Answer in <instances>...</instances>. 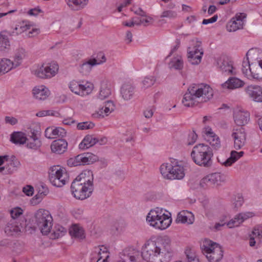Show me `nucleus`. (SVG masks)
Masks as SVG:
<instances>
[{
	"label": "nucleus",
	"instance_id": "1",
	"mask_svg": "<svg viewBox=\"0 0 262 262\" xmlns=\"http://www.w3.org/2000/svg\"><path fill=\"white\" fill-rule=\"evenodd\" d=\"M141 250V256L147 262H169L173 254L171 239L167 235L146 241Z\"/></svg>",
	"mask_w": 262,
	"mask_h": 262
},
{
	"label": "nucleus",
	"instance_id": "2",
	"mask_svg": "<svg viewBox=\"0 0 262 262\" xmlns=\"http://www.w3.org/2000/svg\"><path fill=\"white\" fill-rule=\"evenodd\" d=\"M213 95V90L208 84H193L184 95L182 103L186 106H193L199 103L207 102Z\"/></svg>",
	"mask_w": 262,
	"mask_h": 262
},
{
	"label": "nucleus",
	"instance_id": "3",
	"mask_svg": "<svg viewBox=\"0 0 262 262\" xmlns=\"http://www.w3.org/2000/svg\"><path fill=\"white\" fill-rule=\"evenodd\" d=\"M146 221L150 226L161 230L168 228L172 223L171 214L159 207L150 210L146 216Z\"/></svg>",
	"mask_w": 262,
	"mask_h": 262
},
{
	"label": "nucleus",
	"instance_id": "4",
	"mask_svg": "<svg viewBox=\"0 0 262 262\" xmlns=\"http://www.w3.org/2000/svg\"><path fill=\"white\" fill-rule=\"evenodd\" d=\"M212 155L210 147L205 144L195 145L190 155L195 164L205 167H208L211 165Z\"/></svg>",
	"mask_w": 262,
	"mask_h": 262
},
{
	"label": "nucleus",
	"instance_id": "5",
	"mask_svg": "<svg viewBox=\"0 0 262 262\" xmlns=\"http://www.w3.org/2000/svg\"><path fill=\"white\" fill-rule=\"evenodd\" d=\"M59 66L57 62H43L34 65L31 70L32 74L40 79H49L58 73Z\"/></svg>",
	"mask_w": 262,
	"mask_h": 262
},
{
	"label": "nucleus",
	"instance_id": "6",
	"mask_svg": "<svg viewBox=\"0 0 262 262\" xmlns=\"http://www.w3.org/2000/svg\"><path fill=\"white\" fill-rule=\"evenodd\" d=\"M163 177L167 180H181L185 176V168L180 162H172L171 164L163 163L160 167Z\"/></svg>",
	"mask_w": 262,
	"mask_h": 262
},
{
	"label": "nucleus",
	"instance_id": "7",
	"mask_svg": "<svg viewBox=\"0 0 262 262\" xmlns=\"http://www.w3.org/2000/svg\"><path fill=\"white\" fill-rule=\"evenodd\" d=\"M33 222L36 227L45 235L48 234L52 226V217L50 212L45 209H40L34 215Z\"/></svg>",
	"mask_w": 262,
	"mask_h": 262
},
{
	"label": "nucleus",
	"instance_id": "8",
	"mask_svg": "<svg viewBox=\"0 0 262 262\" xmlns=\"http://www.w3.org/2000/svg\"><path fill=\"white\" fill-rule=\"evenodd\" d=\"M68 174L65 168L58 165L51 168L49 180L53 186L57 187L63 186L68 180Z\"/></svg>",
	"mask_w": 262,
	"mask_h": 262
},
{
	"label": "nucleus",
	"instance_id": "9",
	"mask_svg": "<svg viewBox=\"0 0 262 262\" xmlns=\"http://www.w3.org/2000/svg\"><path fill=\"white\" fill-rule=\"evenodd\" d=\"M187 54L189 62L193 64H199L203 54L201 41L198 39L191 40V44L187 48Z\"/></svg>",
	"mask_w": 262,
	"mask_h": 262
},
{
	"label": "nucleus",
	"instance_id": "10",
	"mask_svg": "<svg viewBox=\"0 0 262 262\" xmlns=\"http://www.w3.org/2000/svg\"><path fill=\"white\" fill-rule=\"evenodd\" d=\"M71 189L74 197L81 200L90 197L94 189L91 186L83 185L78 181H74L72 182Z\"/></svg>",
	"mask_w": 262,
	"mask_h": 262
},
{
	"label": "nucleus",
	"instance_id": "11",
	"mask_svg": "<svg viewBox=\"0 0 262 262\" xmlns=\"http://www.w3.org/2000/svg\"><path fill=\"white\" fill-rule=\"evenodd\" d=\"M70 90L75 94L83 97L90 94L93 89V84L88 81H71L69 84Z\"/></svg>",
	"mask_w": 262,
	"mask_h": 262
},
{
	"label": "nucleus",
	"instance_id": "12",
	"mask_svg": "<svg viewBox=\"0 0 262 262\" xmlns=\"http://www.w3.org/2000/svg\"><path fill=\"white\" fill-rule=\"evenodd\" d=\"M225 181V177L220 172L209 174L203 178L200 181V185L203 188L214 187Z\"/></svg>",
	"mask_w": 262,
	"mask_h": 262
},
{
	"label": "nucleus",
	"instance_id": "13",
	"mask_svg": "<svg viewBox=\"0 0 262 262\" xmlns=\"http://www.w3.org/2000/svg\"><path fill=\"white\" fill-rule=\"evenodd\" d=\"M247 15L244 13H238L232 17L227 25L229 32H234L243 28Z\"/></svg>",
	"mask_w": 262,
	"mask_h": 262
},
{
	"label": "nucleus",
	"instance_id": "14",
	"mask_svg": "<svg viewBox=\"0 0 262 262\" xmlns=\"http://www.w3.org/2000/svg\"><path fill=\"white\" fill-rule=\"evenodd\" d=\"M231 137L234 141V147L238 150L242 148L245 144L246 134L244 128H233Z\"/></svg>",
	"mask_w": 262,
	"mask_h": 262
},
{
	"label": "nucleus",
	"instance_id": "15",
	"mask_svg": "<svg viewBox=\"0 0 262 262\" xmlns=\"http://www.w3.org/2000/svg\"><path fill=\"white\" fill-rule=\"evenodd\" d=\"M217 66L220 71L227 75H236L237 71L234 66L233 62L228 58L222 57L217 61Z\"/></svg>",
	"mask_w": 262,
	"mask_h": 262
},
{
	"label": "nucleus",
	"instance_id": "16",
	"mask_svg": "<svg viewBox=\"0 0 262 262\" xmlns=\"http://www.w3.org/2000/svg\"><path fill=\"white\" fill-rule=\"evenodd\" d=\"M203 134L206 141L210 144L214 150H217L221 148L220 139L210 127H205L203 130Z\"/></svg>",
	"mask_w": 262,
	"mask_h": 262
},
{
	"label": "nucleus",
	"instance_id": "17",
	"mask_svg": "<svg viewBox=\"0 0 262 262\" xmlns=\"http://www.w3.org/2000/svg\"><path fill=\"white\" fill-rule=\"evenodd\" d=\"M51 92L46 85L41 84L36 85L32 90L33 97L38 101H44L50 95Z\"/></svg>",
	"mask_w": 262,
	"mask_h": 262
},
{
	"label": "nucleus",
	"instance_id": "18",
	"mask_svg": "<svg viewBox=\"0 0 262 262\" xmlns=\"http://www.w3.org/2000/svg\"><path fill=\"white\" fill-rule=\"evenodd\" d=\"M110 252L107 248L104 246H100L97 251L93 254L91 261L96 262H109Z\"/></svg>",
	"mask_w": 262,
	"mask_h": 262
},
{
	"label": "nucleus",
	"instance_id": "19",
	"mask_svg": "<svg viewBox=\"0 0 262 262\" xmlns=\"http://www.w3.org/2000/svg\"><path fill=\"white\" fill-rule=\"evenodd\" d=\"M233 118L235 123L242 126L248 123L250 120V114L246 111L236 110L234 112Z\"/></svg>",
	"mask_w": 262,
	"mask_h": 262
},
{
	"label": "nucleus",
	"instance_id": "20",
	"mask_svg": "<svg viewBox=\"0 0 262 262\" xmlns=\"http://www.w3.org/2000/svg\"><path fill=\"white\" fill-rule=\"evenodd\" d=\"M245 82L242 80L232 77L229 78L226 82L221 84L223 90H232L242 88L245 85Z\"/></svg>",
	"mask_w": 262,
	"mask_h": 262
},
{
	"label": "nucleus",
	"instance_id": "21",
	"mask_svg": "<svg viewBox=\"0 0 262 262\" xmlns=\"http://www.w3.org/2000/svg\"><path fill=\"white\" fill-rule=\"evenodd\" d=\"M245 91L253 101L262 102V88L258 85H250L246 88Z\"/></svg>",
	"mask_w": 262,
	"mask_h": 262
},
{
	"label": "nucleus",
	"instance_id": "22",
	"mask_svg": "<svg viewBox=\"0 0 262 262\" xmlns=\"http://www.w3.org/2000/svg\"><path fill=\"white\" fill-rule=\"evenodd\" d=\"M93 173L90 170H83L74 181H78L79 183L86 186L93 187Z\"/></svg>",
	"mask_w": 262,
	"mask_h": 262
},
{
	"label": "nucleus",
	"instance_id": "23",
	"mask_svg": "<svg viewBox=\"0 0 262 262\" xmlns=\"http://www.w3.org/2000/svg\"><path fill=\"white\" fill-rule=\"evenodd\" d=\"M22 226L18 220L11 219L6 225L5 232L8 235H13L21 231Z\"/></svg>",
	"mask_w": 262,
	"mask_h": 262
},
{
	"label": "nucleus",
	"instance_id": "24",
	"mask_svg": "<svg viewBox=\"0 0 262 262\" xmlns=\"http://www.w3.org/2000/svg\"><path fill=\"white\" fill-rule=\"evenodd\" d=\"M194 221V215L187 210L180 211L177 215L176 222L177 223L191 225Z\"/></svg>",
	"mask_w": 262,
	"mask_h": 262
},
{
	"label": "nucleus",
	"instance_id": "25",
	"mask_svg": "<svg viewBox=\"0 0 262 262\" xmlns=\"http://www.w3.org/2000/svg\"><path fill=\"white\" fill-rule=\"evenodd\" d=\"M25 143L28 148L33 150H39L42 145L39 135L34 133H32L31 135L28 138H27V141Z\"/></svg>",
	"mask_w": 262,
	"mask_h": 262
},
{
	"label": "nucleus",
	"instance_id": "26",
	"mask_svg": "<svg viewBox=\"0 0 262 262\" xmlns=\"http://www.w3.org/2000/svg\"><path fill=\"white\" fill-rule=\"evenodd\" d=\"M215 246L217 247H221L219 244L207 238H205L202 241L201 247L202 252L206 258L208 257V254L213 253V251H214L213 249L216 247Z\"/></svg>",
	"mask_w": 262,
	"mask_h": 262
},
{
	"label": "nucleus",
	"instance_id": "27",
	"mask_svg": "<svg viewBox=\"0 0 262 262\" xmlns=\"http://www.w3.org/2000/svg\"><path fill=\"white\" fill-rule=\"evenodd\" d=\"M68 143L65 140L58 139L54 141L51 145V149L53 152L61 154L67 149Z\"/></svg>",
	"mask_w": 262,
	"mask_h": 262
},
{
	"label": "nucleus",
	"instance_id": "28",
	"mask_svg": "<svg viewBox=\"0 0 262 262\" xmlns=\"http://www.w3.org/2000/svg\"><path fill=\"white\" fill-rule=\"evenodd\" d=\"M26 56V51L23 48L17 49L13 56V60H11V63L14 69L20 67L23 62L24 59Z\"/></svg>",
	"mask_w": 262,
	"mask_h": 262
},
{
	"label": "nucleus",
	"instance_id": "29",
	"mask_svg": "<svg viewBox=\"0 0 262 262\" xmlns=\"http://www.w3.org/2000/svg\"><path fill=\"white\" fill-rule=\"evenodd\" d=\"M134 93L135 88L132 84L126 83L122 85L121 88V95L124 100H130L133 97Z\"/></svg>",
	"mask_w": 262,
	"mask_h": 262
},
{
	"label": "nucleus",
	"instance_id": "30",
	"mask_svg": "<svg viewBox=\"0 0 262 262\" xmlns=\"http://www.w3.org/2000/svg\"><path fill=\"white\" fill-rule=\"evenodd\" d=\"M247 59L253 64L262 59V51L257 48L250 49L246 54Z\"/></svg>",
	"mask_w": 262,
	"mask_h": 262
},
{
	"label": "nucleus",
	"instance_id": "31",
	"mask_svg": "<svg viewBox=\"0 0 262 262\" xmlns=\"http://www.w3.org/2000/svg\"><path fill=\"white\" fill-rule=\"evenodd\" d=\"M96 62L95 60H91L90 58L87 60L84 61L79 66V72L84 75L89 74L91 72L92 68L97 65Z\"/></svg>",
	"mask_w": 262,
	"mask_h": 262
},
{
	"label": "nucleus",
	"instance_id": "32",
	"mask_svg": "<svg viewBox=\"0 0 262 262\" xmlns=\"http://www.w3.org/2000/svg\"><path fill=\"white\" fill-rule=\"evenodd\" d=\"M14 69L11 60L7 58L0 59V76L8 73Z\"/></svg>",
	"mask_w": 262,
	"mask_h": 262
},
{
	"label": "nucleus",
	"instance_id": "33",
	"mask_svg": "<svg viewBox=\"0 0 262 262\" xmlns=\"http://www.w3.org/2000/svg\"><path fill=\"white\" fill-rule=\"evenodd\" d=\"M68 6L73 10L83 9L88 3V0H65Z\"/></svg>",
	"mask_w": 262,
	"mask_h": 262
},
{
	"label": "nucleus",
	"instance_id": "34",
	"mask_svg": "<svg viewBox=\"0 0 262 262\" xmlns=\"http://www.w3.org/2000/svg\"><path fill=\"white\" fill-rule=\"evenodd\" d=\"M216 247L213 249V253L208 254L207 259L209 262H219L223 258V251L221 247Z\"/></svg>",
	"mask_w": 262,
	"mask_h": 262
},
{
	"label": "nucleus",
	"instance_id": "35",
	"mask_svg": "<svg viewBox=\"0 0 262 262\" xmlns=\"http://www.w3.org/2000/svg\"><path fill=\"white\" fill-rule=\"evenodd\" d=\"M111 94V90L109 82L106 80L102 81L101 82L99 98L101 99H104L108 97Z\"/></svg>",
	"mask_w": 262,
	"mask_h": 262
},
{
	"label": "nucleus",
	"instance_id": "36",
	"mask_svg": "<svg viewBox=\"0 0 262 262\" xmlns=\"http://www.w3.org/2000/svg\"><path fill=\"white\" fill-rule=\"evenodd\" d=\"M10 141L15 144H24L26 142L27 137L23 132H14L11 135Z\"/></svg>",
	"mask_w": 262,
	"mask_h": 262
},
{
	"label": "nucleus",
	"instance_id": "37",
	"mask_svg": "<svg viewBox=\"0 0 262 262\" xmlns=\"http://www.w3.org/2000/svg\"><path fill=\"white\" fill-rule=\"evenodd\" d=\"M244 155V152L241 151L237 152L235 150L231 151L230 156L223 163V164L225 166H230L233 163L237 161L240 158Z\"/></svg>",
	"mask_w": 262,
	"mask_h": 262
},
{
	"label": "nucleus",
	"instance_id": "38",
	"mask_svg": "<svg viewBox=\"0 0 262 262\" xmlns=\"http://www.w3.org/2000/svg\"><path fill=\"white\" fill-rule=\"evenodd\" d=\"M33 27V24L28 21H23L19 25H16L12 32V34L17 35L20 34L23 32L29 31L31 27Z\"/></svg>",
	"mask_w": 262,
	"mask_h": 262
},
{
	"label": "nucleus",
	"instance_id": "39",
	"mask_svg": "<svg viewBox=\"0 0 262 262\" xmlns=\"http://www.w3.org/2000/svg\"><path fill=\"white\" fill-rule=\"evenodd\" d=\"M97 142V140L96 138L92 136L88 135L84 137L79 144V147L81 149H85L95 145Z\"/></svg>",
	"mask_w": 262,
	"mask_h": 262
},
{
	"label": "nucleus",
	"instance_id": "40",
	"mask_svg": "<svg viewBox=\"0 0 262 262\" xmlns=\"http://www.w3.org/2000/svg\"><path fill=\"white\" fill-rule=\"evenodd\" d=\"M20 166L19 162L17 160H9L6 164V171L4 174H12L17 170Z\"/></svg>",
	"mask_w": 262,
	"mask_h": 262
},
{
	"label": "nucleus",
	"instance_id": "41",
	"mask_svg": "<svg viewBox=\"0 0 262 262\" xmlns=\"http://www.w3.org/2000/svg\"><path fill=\"white\" fill-rule=\"evenodd\" d=\"M70 233L71 236L76 238L82 239L84 237L83 228L78 225H74L71 227Z\"/></svg>",
	"mask_w": 262,
	"mask_h": 262
},
{
	"label": "nucleus",
	"instance_id": "42",
	"mask_svg": "<svg viewBox=\"0 0 262 262\" xmlns=\"http://www.w3.org/2000/svg\"><path fill=\"white\" fill-rule=\"evenodd\" d=\"M170 68L174 69L176 70H181L183 67V60L182 56L177 55L176 56L173 57L169 63Z\"/></svg>",
	"mask_w": 262,
	"mask_h": 262
},
{
	"label": "nucleus",
	"instance_id": "43",
	"mask_svg": "<svg viewBox=\"0 0 262 262\" xmlns=\"http://www.w3.org/2000/svg\"><path fill=\"white\" fill-rule=\"evenodd\" d=\"M67 231L66 228L62 226L57 225L54 227L53 232L51 234V237L54 239L60 238L64 235Z\"/></svg>",
	"mask_w": 262,
	"mask_h": 262
},
{
	"label": "nucleus",
	"instance_id": "44",
	"mask_svg": "<svg viewBox=\"0 0 262 262\" xmlns=\"http://www.w3.org/2000/svg\"><path fill=\"white\" fill-rule=\"evenodd\" d=\"M252 77L256 79L262 80V59L257 62V65L253 67Z\"/></svg>",
	"mask_w": 262,
	"mask_h": 262
},
{
	"label": "nucleus",
	"instance_id": "45",
	"mask_svg": "<svg viewBox=\"0 0 262 262\" xmlns=\"http://www.w3.org/2000/svg\"><path fill=\"white\" fill-rule=\"evenodd\" d=\"M83 165L91 164L98 160V157L91 153L82 154Z\"/></svg>",
	"mask_w": 262,
	"mask_h": 262
},
{
	"label": "nucleus",
	"instance_id": "46",
	"mask_svg": "<svg viewBox=\"0 0 262 262\" xmlns=\"http://www.w3.org/2000/svg\"><path fill=\"white\" fill-rule=\"evenodd\" d=\"M10 44L8 37L0 33V49L1 51H5L10 48Z\"/></svg>",
	"mask_w": 262,
	"mask_h": 262
},
{
	"label": "nucleus",
	"instance_id": "47",
	"mask_svg": "<svg viewBox=\"0 0 262 262\" xmlns=\"http://www.w3.org/2000/svg\"><path fill=\"white\" fill-rule=\"evenodd\" d=\"M129 262H141V254L140 251L133 249L127 256Z\"/></svg>",
	"mask_w": 262,
	"mask_h": 262
},
{
	"label": "nucleus",
	"instance_id": "48",
	"mask_svg": "<svg viewBox=\"0 0 262 262\" xmlns=\"http://www.w3.org/2000/svg\"><path fill=\"white\" fill-rule=\"evenodd\" d=\"M244 202L243 195L241 194H237L232 199V205L234 208L238 209L243 205Z\"/></svg>",
	"mask_w": 262,
	"mask_h": 262
},
{
	"label": "nucleus",
	"instance_id": "49",
	"mask_svg": "<svg viewBox=\"0 0 262 262\" xmlns=\"http://www.w3.org/2000/svg\"><path fill=\"white\" fill-rule=\"evenodd\" d=\"M243 222L241 219L239 214L238 213L234 217L233 219H231L228 222L227 226L230 228H232L239 226Z\"/></svg>",
	"mask_w": 262,
	"mask_h": 262
},
{
	"label": "nucleus",
	"instance_id": "50",
	"mask_svg": "<svg viewBox=\"0 0 262 262\" xmlns=\"http://www.w3.org/2000/svg\"><path fill=\"white\" fill-rule=\"evenodd\" d=\"M68 165L73 166L83 165L82 154L79 155L74 158L70 159L68 161Z\"/></svg>",
	"mask_w": 262,
	"mask_h": 262
},
{
	"label": "nucleus",
	"instance_id": "51",
	"mask_svg": "<svg viewBox=\"0 0 262 262\" xmlns=\"http://www.w3.org/2000/svg\"><path fill=\"white\" fill-rule=\"evenodd\" d=\"M177 11L172 10H166L163 11L160 15L161 18H167L169 19H174L177 17Z\"/></svg>",
	"mask_w": 262,
	"mask_h": 262
},
{
	"label": "nucleus",
	"instance_id": "52",
	"mask_svg": "<svg viewBox=\"0 0 262 262\" xmlns=\"http://www.w3.org/2000/svg\"><path fill=\"white\" fill-rule=\"evenodd\" d=\"M156 81V79L154 77L149 76L146 77L143 80L142 82V88L144 89H147L150 87L154 84Z\"/></svg>",
	"mask_w": 262,
	"mask_h": 262
},
{
	"label": "nucleus",
	"instance_id": "53",
	"mask_svg": "<svg viewBox=\"0 0 262 262\" xmlns=\"http://www.w3.org/2000/svg\"><path fill=\"white\" fill-rule=\"evenodd\" d=\"M250 62L248 60L243 62L242 71L243 73L246 76H249L250 74L252 75L253 68H250Z\"/></svg>",
	"mask_w": 262,
	"mask_h": 262
},
{
	"label": "nucleus",
	"instance_id": "54",
	"mask_svg": "<svg viewBox=\"0 0 262 262\" xmlns=\"http://www.w3.org/2000/svg\"><path fill=\"white\" fill-rule=\"evenodd\" d=\"M103 106L105 111L106 112L107 116L114 111L115 105L112 101H107L104 103Z\"/></svg>",
	"mask_w": 262,
	"mask_h": 262
},
{
	"label": "nucleus",
	"instance_id": "55",
	"mask_svg": "<svg viewBox=\"0 0 262 262\" xmlns=\"http://www.w3.org/2000/svg\"><path fill=\"white\" fill-rule=\"evenodd\" d=\"M252 235L255 238L259 239H262V225H258L255 226L252 230Z\"/></svg>",
	"mask_w": 262,
	"mask_h": 262
},
{
	"label": "nucleus",
	"instance_id": "56",
	"mask_svg": "<svg viewBox=\"0 0 262 262\" xmlns=\"http://www.w3.org/2000/svg\"><path fill=\"white\" fill-rule=\"evenodd\" d=\"M45 136L49 139H54L56 138V128L54 127H49L47 128L45 132Z\"/></svg>",
	"mask_w": 262,
	"mask_h": 262
},
{
	"label": "nucleus",
	"instance_id": "57",
	"mask_svg": "<svg viewBox=\"0 0 262 262\" xmlns=\"http://www.w3.org/2000/svg\"><path fill=\"white\" fill-rule=\"evenodd\" d=\"M90 59L95 60L96 61L97 65L102 64L106 60L105 55L102 52L98 53L96 57L90 58Z\"/></svg>",
	"mask_w": 262,
	"mask_h": 262
},
{
	"label": "nucleus",
	"instance_id": "58",
	"mask_svg": "<svg viewBox=\"0 0 262 262\" xmlns=\"http://www.w3.org/2000/svg\"><path fill=\"white\" fill-rule=\"evenodd\" d=\"M71 213L76 219H81L83 216V210L80 208H74L71 210Z\"/></svg>",
	"mask_w": 262,
	"mask_h": 262
},
{
	"label": "nucleus",
	"instance_id": "59",
	"mask_svg": "<svg viewBox=\"0 0 262 262\" xmlns=\"http://www.w3.org/2000/svg\"><path fill=\"white\" fill-rule=\"evenodd\" d=\"M93 116L96 118H103L107 116L103 106L100 107L96 111V112L93 114Z\"/></svg>",
	"mask_w": 262,
	"mask_h": 262
},
{
	"label": "nucleus",
	"instance_id": "60",
	"mask_svg": "<svg viewBox=\"0 0 262 262\" xmlns=\"http://www.w3.org/2000/svg\"><path fill=\"white\" fill-rule=\"evenodd\" d=\"M94 126V124L91 122H83L79 123L77 127L78 129L84 130L92 128Z\"/></svg>",
	"mask_w": 262,
	"mask_h": 262
},
{
	"label": "nucleus",
	"instance_id": "61",
	"mask_svg": "<svg viewBox=\"0 0 262 262\" xmlns=\"http://www.w3.org/2000/svg\"><path fill=\"white\" fill-rule=\"evenodd\" d=\"M154 21L153 18L149 16H146V15L141 17V25H143L144 26L152 24Z\"/></svg>",
	"mask_w": 262,
	"mask_h": 262
},
{
	"label": "nucleus",
	"instance_id": "62",
	"mask_svg": "<svg viewBox=\"0 0 262 262\" xmlns=\"http://www.w3.org/2000/svg\"><path fill=\"white\" fill-rule=\"evenodd\" d=\"M23 213V210L19 207L14 208L11 210L10 214L12 217V219L17 220L19 216Z\"/></svg>",
	"mask_w": 262,
	"mask_h": 262
},
{
	"label": "nucleus",
	"instance_id": "63",
	"mask_svg": "<svg viewBox=\"0 0 262 262\" xmlns=\"http://www.w3.org/2000/svg\"><path fill=\"white\" fill-rule=\"evenodd\" d=\"M243 223L247 220L253 217L255 215L254 213L252 212H242L238 213Z\"/></svg>",
	"mask_w": 262,
	"mask_h": 262
},
{
	"label": "nucleus",
	"instance_id": "64",
	"mask_svg": "<svg viewBox=\"0 0 262 262\" xmlns=\"http://www.w3.org/2000/svg\"><path fill=\"white\" fill-rule=\"evenodd\" d=\"M30 30H31L29 31L26 34V36L29 38L35 37L40 32V29L37 28H33L32 27Z\"/></svg>",
	"mask_w": 262,
	"mask_h": 262
}]
</instances>
